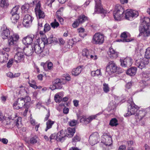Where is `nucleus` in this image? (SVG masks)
I'll list each match as a JSON object with an SVG mask.
<instances>
[{
	"instance_id": "nucleus-12",
	"label": "nucleus",
	"mask_w": 150,
	"mask_h": 150,
	"mask_svg": "<svg viewBox=\"0 0 150 150\" xmlns=\"http://www.w3.org/2000/svg\"><path fill=\"white\" fill-rule=\"evenodd\" d=\"M117 67L115 63L113 61H111L108 62L106 68V71L109 74L117 71Z\"/></svg>"
},
{
	"instance_id": "nucleus-27",
	"label": "nucleus",
	"mask_w": 150,
	"mask_h": 150,
	"mask_svg": "<svg viewBox=\"0 0 150 150\" xmlns=\"http://www.w3.org/2000/svg\"><path fill=\"white\" fill-rule=\"evenodd\" d=\"M109 56L112 59H115L118 57V53L112 47H110L108 52Z\"/></svg>"
},
{
	"instance_id": "nucleus-13",
	"label": "nucleus",
	"mask_w": 150,
	"mask_h": 150,
	"mask_svg": "<svg viewBox=\"0 0 150 150\" xmlns=\"http://www.w3.org/2000/svg\"><path fill=\"white\" fill-rule=\"evenodd\" d=\"M149 60L146 58H140L136 60L135 65L139 68L142 69L149 63Z\"/></svg>"
},
{
	"instance_id": "nucleus-1",
	"label": "nucleus",
	"mask_w": 150,
	"mask_h": 150,
	"mask_svg": "<svg viewBox=\"0 0 150 150\" xmlns=\"http://www.w3.org/2000/svg\"><path fill=\"white\" fill-rule=\"evenodd\" d=\"M47 42V41L45 36H44V38H42V40L38 44L36 43L33 45V50H34L35 52L41 57L48 54L49 51L47 50H44Z\"/></svg>"
},
{
	"instance_id": "nucleus-3",
	"label": "nucleus",
	"mask_w": 150,
	"mask_h": 150,
	"mask_svg": "<svg viewBox=\"0 0 150 150\" xmlns=\"http://www.w3.org/2000/svg\"><path fill=\"white\" fill-rule=\"evenodd\" d=\"M30 100V98L28 96H26L24 98H19L13 104V108L18 110L23 107L26 108Z\"/></svg>"
},
{
	"instance_id": "nucleus-43",
	"label": "nucleus",
	"mask_w": 150,
	"mask_h": 150,
	"mask_svg": "<svg viewBox=\"0 0 150 150\" xmlns=\"http://www.w3.org/2000/svg\"><path fill=\"white\" fill-rule=\"evenodd\" d=\"M19 8L18 6L17 5L14 7L11 11V14H18V10Z\"/></svg>"
},
{
	"instance_id": "nucleus-46",
	"label": "nucleus",
	"mask_w": 150,
	"mask_h": 150,
	"mask_svg": "<svg viewBox=\"0 0 150 150\" xmlns=\"http://www.w3.org/2000/svg\"><path fill=\"white\" fill-rule=\"evenodd\" d=\"M44 36L45 37V38H46L47 40V44L48 43H49V44L51 43L55 40V38H53L52 37H50L48 39H47L45 35H43L42 38H44Z\"/></svg>"
},
{
	"instance_id": "nucleus-41",
	"label": "nucleus",
	"mask_w": 150,
	"mask_h": 150,
	"mask_svg": "<svg viewBox=\"0 0 150 150\" xmlns=\"http://www.w3.org/2000/svg\"><path fill=\"white\" fill-rule=\"evenodd\" d=\"M19 91V93L22 95H23L26 94L27 92L25 91V88L23 86L20 87L18 89Z\"/></svg>"
},
{
	"instance_id": "nucleus-33",
	"label": "nucleus",
	"mask_w": 150,
	"mask_h": 150,
	"mask_svg": "<svg viewBox=\"0 0 150 150\" xmlns=\"http://www.w3.org/2000/svg\"><path fill=\"white\" fill-rule=\"evenodd\" d=\"M54 122V121H52L50 119L48 120L46 122V127L45 131L46 132L48 129L51 128Z\"/></svg>"
},
{
	"instance_id": "nucleus-21",
	"label": "nucleus",
	"mask_w": 150,
	"mask_h": 150,
	"mask_svg": "<svg viewBox=\"0 0 150 150\" xmlns=\"http://www.w3.org/2000/svg\"><path fill=\"white\" fill-rule=\"evenodd\" d=\"M120 61L122 66L124 67H130L132 63V59L129 57L124 59H120Z\"/></svg>"
},
{
	"instance_id": "nucleus-20",
	"label": "nucleus",
	"mask_w": 150,
	"mask_h": 150,
	"mask_svg": "<svg viewBox=\"0 0 150 150\" xmlns=\"http://www.w3.org/2000/svg\"><path fill=\"white\" fill-rule=\"evenodd\" d=\"M19 37L16 33H14L8 38V43L9 45H13L16 44L18 41Z\"/></svg>"
},
{
	"instance_id": "nucleus-61",
	"label": "nucleus",
	"mask_w": 150,
	"mask_h": 150,
	"mask_svg": "<svg viewBox=\"0 0 150 150\" xmlns=\"http://www.w3.org/2000/svg\"><path fill=\"white\" fill-rule=\"evenodd\" d=\"M50 111L49 110H48V113L47 114V115H46L44 119V121H46L48 120V119L50 116Z\"/></svg>"
},
{
	"instance_id": "nucleus-37",
	"label": "nucleus",
	"mask_w": 150,
	"mask_h": 150,
	"mask_svg": "<svg viewBox=\"0 0 150 150\" xmlns=\"http://www.w3.org/2000/svg\"><path fill=\"white\" fill-rule=\"evenodd\" d=\"M29 5L28 4H25L22 6L21 9L23 13H27L28 12Z\"/></svg>"
},
{
	"instance_id": "nucleus-57",
	"label": "nucleus",
	"mask_w": 150,
	"mask_h": 150,
	"mask_svg": "<svg viewBox=\"0 0 150 150\" xmlns=\"http://www.w3.org/2000/svg\"><path fill=\"white\" fill-rule=\"evenodd\" d=\"M13 62V59H9L7 63V67L8 68H10L12 65Z\"/></svg>"
},
{
	"instance_id": "nucleus-62",
	"label": "nucleus",
	"mask_w": 150,
	"mask_h": 150,
	"mask_svg": "<svg viewBox=\"0 0 150 150\" xmlns=\"http://www.w3.org/2000/svg\"><path fill=\"white\" fill-rule=\"evenodd\" d=\"M80 137L78 136H76L73 139V141L75 142L80 141Z\"/></svg>"
},
{
	"instance_id": "nucleus-18",
	"label": "nucleus",
	"mask_w": 150,
	"mask_h": 150,
	"mask_svg": "<svg viewBox=\"0 0 150 150\" xmlns=\"http://www.w3.org/2000/svg\"><path fill=\"white\" fill-rule=\"evenodd\" d=\"M130 35L128 33L126 32H125L122 33L121 35L120 39H118L117 40V42H129L132 40V39L130 38Z\"/></svg>"
},
{
	"instance_id": "nucleus-63",
	"label": "nucleus",
	"mask_w": 150,
	"mask_h": 150,
	"mask_svg": "<svg viewBox=\"0 0 150 150\" xmlns=\"http://www.w3.org/2000/svg\"><path fill=\"white\" fill-rule=\"evenodd\" d=\"M109 107H111V109H114L115 107V105L112 102H111L109 105Z\"/></svg>"
},
{
	"instance_id": "nucleus-22",
	"label": "nucleus",
	"mask_w": 150,
	"mask_h": 150,
	"mask_svg": "<svg viewBox=\"0 0 150 150\" xmlns=\"http://www.w3.org/2000/svg\"><path fill=\"white\" fill-rule=\"evenodd\" d=\"M33 18L29 15L25 16L23 23V25L26 27H28L32 22Z\"/></svg>"
},
{
	"instance_id": "nucleus-38",
	"label": "nucleus",
	"mask_w": 150,
	"mask_h": 150,
	"mask_svg": "<svg viewBox=\"0 0 150 150\" xmlns=\"http://www.w3.org/2000/svg\"><path fill=\"white\" fill-rule=\"evenodd\" d=\"M22 118L21 117H18L16 120H15V125L18 128L21 127L22 126V123L21 122Z\"/></svg>"
},
{
	"instance_id": "nucleus-32",
	"label": "nucleus",
	"mask_w": 150,
	"mask_h": 150,
	"mask_svg": "<svg viewBox=\"0 0 150 150\" xmlns=\"http://www.w3.org/2000/svg\"><path fill=\"white\" fill-rule=\"evenodd\" d=\"M137 70V69L136 67H132L127 70L126 73L130 76H133L135 74Z\"/></svg>"
},
{
	"instance_id": "nucleus-15",
	"label": "nucleus",
	"mask_w": 150,
	"mask_h": 150,
	"mask_svg": "<svg viewBox=\"0 0 150 150\" xmlns=\"http://www.w3.org/2000/svg\"><path fill=\"white\" fill-rule=\"evenodd\" d=\"M100 140L99 135L97 132H94L92 133L89 138V142L92 146L97 144Z\"/></svg>"
},
{
	"instance_id": "nucleus-40",
	"label": "nucleus",
	"mask_w": 150,
	"mask_h": 150,
	"mask_svg": "<svg viewBox=\"0 0 150 150\" xmlns=\"http://www.w3.org/2000/svg\"><path fill=\"white\" fill-rule=\"evenodd\" d=\"M103 89L105 93H107L110 91V88L108 84L104 83L103 84Z\"/></svg>"
},
{
	"instance_id": "nucleus-56",
	"label": "nucleus",
	"mask_w": 150,
	"mask_h": 150,
	"mask_svg": "<svg viewBox=\"0 0 150 150\" xmlns=\"http://www.w3.org/2000/svg\"><path fill=\"white\" fill-rule=\"evenodd\" d=\"M78 41H75L74 40V39H71L69 40L68 42V44L70 45H72L73 44H74V42H77Z\"/></svg>"
},
{
	"instance_id": "nucleus-25",
	"label": "nucleus",
	"mask_w": 150,
	"mask_h": 150,
	"mask_svg": "<svg viewBox=\"0 0 150 150\" xmlns=\"http://www.w3.org/2000/svg\"><path fill=\"white\" fill-rule=\"evenodd\" d=\"M57 141L60 142L64 141L65 139L66 136H67V134H66V131L63 130H62L59 132L57 134Z\"/></svg>"
},
{
	"instance_id": "nucleus-9",
	"label": "nucleus",
	"mask_w": 150,
	"mask_h": 150,
	"mask_svg": "<svg viewBox=\"0 0 150 150\" xmlns=\"http://www.w3.org/2000/svg\"><path fill=\"white\" fill-rule=\"evenodd\" d=\"M95 6L94 12L96 13H103L101 15L104 17L105 16V14L106 13V11L104 10L101 5V1L100 0H95Z\"/></svg>"
},
{
	"instance_id": "nucleus-28",
	"label": "nucleus",
	"mask_w": 150,
	"mask_h": 150,
	"mask_svg": "<svg viewBox=\"0 0 150 150\" xmlns=\"http://www.w3.org/2000/svg\"><path fill=\"white\" fill-rule=\"evenodd\" d=\"M8 55L7 53L2 51L0 53V63H3L6 62L8 60Z\"/></svg>"
},
{
	"instance_id": "nucleus-6",
	"label": "nucleus",
	"mask_w": 150,
	"mask_h": 150,
	"mask_svg": "<svg viewBox=\"0 0 150 150\" xmlns=\"http://www.w3.org/2000/svg\"><path fill=\"white\" fill-rule=\"evenodd\" d=\"M124 10L120 5L116 6L115 9L113 12V16L115 20L117 21L121 20L123 17Z\"/></svg>"
},
{
	"instance_id": "nucleus-26",
	"label": "nucleus",
	"mask_w": 150,
	"mask_h": 150,
	"mask_svg": "<svg viewBox=\"0 0 150 150\" xmlns=\"http://www.w3.org/2000/svg\"><path fill=\"white\" fill-rule=\"evenodd\" d=\"M34 37V35H32L25 37L22 40L23 43L25 45H30L32 42Z\"/></svg>"
},
{
	"instance_id": "nucleus-5",
	"label": "nucleus",
	"mask_w": 150,
	"mask_h": 150,
	"mask_svg": "<svg viewBox=\"0 0 150 150\" xmlns=\"http://www.w3.org/2000/svg\"><path fill=\"white\" fill-rule=\"evenodd\" d=\"M102 112H100L94 115H91L87 117L86 116L82 115L78 116V119H80L81 122L84 123L85 125H87L90 123L93 120L95 119L97 117L102 114Z\"/></svg>"
},
{
	"instance_id": "nucleus-30",
	"label": "nucleus",
	"mask_w": 150,
	"mask_h": 150,
	"mask_svg": "<svg viewBox=\"0 0 150 150\" xmlns=\"http://www.w3.org/2000/svg\"><path fill=\"white\" fill-rule=\"evenodd\" d=\"M25 54L27 56H30L33 54L34 51L33 47L30 46L28 47L25 48L24 50Z\"/></svg>"
},
{
	"instance_id": "nucleus-49",
	"label": "nucleus",
	"mask_w": 150,
	"mask_h": 150,
	"mask_svg": "<svg viewBox=\"0 0 150 150\" xmlns=\"http://www.w3.org/2000/svg\"><path fill=\"white\" fill-rule=\"evenodd\" d=\"M61 81V80L60 79H57L54 80V83H55V85H57V86L59 85V86L58 87L59 89L61 88L62 87V86L60 83Z\"/></svg>"
},
{
	"instance_id": "nucleus-29",
	"label": "nucleus",
	"mask_w": 150,
	"mask_h": 150,
	"mask_svg": "<svg viewBox=\"0 0 150 150\" xmlns=\"http://www.w3.org/2000/svg\"><path fill=\"white\" fill-rule=\"evenodd\" d=\"M83 66H79L76 68H74L72 71V74L74 76L78 75L81 72Z\"/></svg>"
},
{
	"instance_id": "nucleus-58",
	"label": "nucleus",
	"mask_w": 150,
	"mask_h": 150,
	"mask_svg": "<svg viewBox=\"0 0 150 150\" xmlns=\"http://www.w3.org/2000/svg\"><path fill=\"white\" fill-rule=\"evenodd\" d=\"M64 8L63 7L60 8L57 12L56 15H61V12L63 11Z\"/></svg>"
},
{
	"instance_id": "nucleus-16",
	"label": "nucleus",
	"mask_w": 150,
	"mask_h": 150,
	"mask_svg": "<svg viewBox=\"0 0 150 150\" xmlns=\"http://www.w3.org/2000/svg\"><path fill=\"white\" fill-rule=\"evenodd\" d=\"M93 51L91 50H89L87 49H85L83 50L82 51V55L83 56L88 59H91L94 60H96L98 58L97 55L92 54L91 52Z\"/></svg>"
},
{
	"instance_id": "nucleus-14",
	"label": "nucleus",
	"mask_w": 150,
	"mask_h": 150,
	"mask_svg": "<svg viewBox=\"0 0 150 150\" xmlns=\"http://www.w3.org/2000/svg\"><path fill=\"white\" fill-rule=\"evenodd\" d=\"M35 9L37 18H43L45 17V15L44 12L42 10L40 1L37 4Z\"/></svg>"
},
{
	"instance_id": "nucleus-11",
	"label": "nucleus",
	"mask_w": 150,
	"mask_h": 150,
	"mask_svg": "<svg viewBox=\"0 0 150 150\" xmlns=\"http://www.w3.org/2000/svg\"><path fill=\"white\" fill-rule=\"evenodd\" d=\"M125 15V17L127 19L132 21L133 18L137 17L139 14L137 11L128 9L126 10Z\"/></svg>"
},
{
	"instance_id": "nucleus-39",
	"label": "nucleus",
	"mask_w": 150,
	"mask_h": 150,
	"mask_svg": "<svg viewBox=\"0 0 150 150\" xmlns=\"http://www.w3.org/2000/svg\"><path fill=\"white\" fill-rule=\"evenodd\" d=\"M142 76L143 79L145 81H147L150 79V73L143 72Z\"/></svg>"
},
{
	"instance_id": "nucleus-47",
	"label": "nucleus",
	"mask_w": 150,
	"mask_h": 150,
	"mask_svg": "<svg viewBox=\"0 0 150 150\" xmlns=\"http://www.w3.org/2000/svg\"><path fill=\"white\" fill-rule=\"evenodd\" d=\"M145 56V58L148 59H150V47H148L146 49Z\"/></svg>"
},
{
	"instance_id": "nucleus-4",
	"label": "nucleus",
	"mask_w": 150,
	"mask_h": 150,
	"mask_svg": "<svg viewBox=\"0 0 150 150\" xmlns=\"http://www.w3.org/2000/svg\"><path fill=\"white\" fill-rule=\"evenodd\" d=\"M146 112L144 110H138L135 113V118L136 124L143 125L145 123V119L146 115Z\"/></svg>"
},
{
	"instance_id": "nucleus-42",
	"label": "nucleus",
	"mask_w": 150,
	"mask_h": 150,
	"mask_svg": "<svg viewBox=\"0 0 150 150\" xmlns=\"http://www.w3.org/2000/svg\"><path fill=\"white\" fill-rule=\"evenodd\" d=\"M38 137L35 136L30 138V142L32 144H34L37 142Z\"/></svg>"
},
{
	"instance_id": "nucleus-59",
	"label": "nucleus",
	"mask_w": 150,
	"mask_h": 150,
	"mask_svg": "<svg viewBox=\"0 0 150 150\" xmlns=\"http://www.w3.org/2000/svg\"><path fill=\"white\" fill-rule=\"evenodd\" d=\"M0 141L4 144H7L8 142V140L6 138H3L0 139Z\"/></svg>"
},
{
	"instance_id": "nucleus-64",
	"label": "nucleus",
	"mask_w": 150,
	"mask_h": 150,
	"mask_svg": "<svg viewBox=\"0 0 150 150\" xmlns=\"http://www.w3.org/2000/svg\"><path fill=\"white\" fill-rule=\"evenodd\" d=\"M7 76L11 78H13V73L10 72H9L6 74Z\"/></svg>"
},
{
	"instance_id": "nucleus-31",
	"label": "nucleus",
	"mask_w": 150,
	"mask_h": 150,
	"mask_svg": "<svg viewBox=\"0 0 150 150\" xmlns=\"http://www.w3.org/2000/svg\"><path fill=\"white\" fill-rule=\"evenodd\" d=\"M75 129L74 128L69 127L68 128L67 131H66V134L67 137H72L75 132Z\"/></svg>"
},
{
	"instance_id": "nucleus-7",
	"label": "nucleus",
	"mask_w": 150,
	"mask_h": 150,
	"mask_svg": "<svg viewBox=\"0 0 150 150\" xmlns=\"http://www.w3.org/2000/svg\"><path fill=\"white\" fill-rule=\"evenodd\" d=\"M128 102L130 104V105L128 108L127 113L124 115L125 117L129 116L132 115H135V112H137L138 111L137 106L132 101V98H131L130 103Z\"/></svg>"
},
{
	"instance_id": "nucleus-23",
	"label": "nucleus",
	"mask_w": 150,
	"mask_h": 150,
	"mask_svg": "<svg viewBox=\"0 0 150 150\" xmlns=\"http://www.w3.org/2000/svg\"><path fill=\"white\" fill-rule=\"evenodd\" d=\"M2 122L4 126L7 128H11L15 126V124L8 118H6L3 120Z\"/></svg>"
},
{
	"instance_id": "nucleus-44",
	"label": "nucleus",
	"mask_w": 150,
	"mask_h": 150,
	"mask_svg": "<svg viewBox=\"0 0 150 150\" xmlns=\"http://www.w3.org/2000/svg\"><path fill=\"white\" fill-rule=\"evenodd\" d=\"M117 121L116 118L112 119L110 121V124L112 126H116L117 125Z\"/></svg>"
},
{
	"instance_id": "nucleus-10",
	"label": "nucleus",
	"mask_w": 150,
	"mask_h": 150,
	"mask_svg": "<svg viewBox=\"0 0 150 150\" xmlns=\"http://www.w3.org/2000/svg\"><path fill=\"white\" fill-rule=\"evenodd\" d=\"M101 142L106 146H110L112 144V139L110 135L104 133L102 136Z\"/></svg>"
},
{
	"instance_id": "nucleus-35",
	"label": "nucleus",
	"mask_w": 150,
	"mask_h": 150,
	"mask_svg": "<svg viewBox=\"0 0 150 150\" xmlns=\"http://www.w3.org/2000/svg\"><path fill=\"white\" fill-rule=\"evenodd\" d=\"M100 70L97 69L96 71H92L91 72V75L92 76H101Z\"/></svg>"
},
{
	"instance_id": "nucleus-60",
	"label": "nucleus",
	"mask_w": 150,
	"mask_h": 150,
	"mask_svg": "<svg viewBox=\"0 0 150 150\" xmlns=\"http://www.w3.org/2000/svg\"><path fill=\"white\" fill-rule=\"evenodd\" d=\"M50 88L52 90H54L56 88H58L57 85H51L50 87Z\"/></svg>"
},
{
	"instance_id": "nucleus-36",
	"label": "nucleus",
	"mask_w": 150,
	"mask_h": 150,
	"mask_svg": "<svg viewBox=\"0 0 150 150\" xmlns=\"http://www.w3.org/2000/svg\"><path fill=\"white\" fill-rule=\"evenodd\" d=\"M12 17L11 19L13 23H16L19 18V16L18 14H11Z\"/></svg>"
},
{
	"instance_id": "nucleus-48",
	"label": "nucleus",
	"mask_w": 150,
	"mask_h": 150,
	"mask_svg": "<svg viewBox=\"0 0 150 150\" xmlns=\"http://www.w3.org/2000/svg\"><path fill=\"white\" fill-rule=\"evenodd\" d=\"M59 23L57 21L56 19H54L53 22L51 23V27L54 28H57L59 26Z\"/></svg>"
},
{
	"instance_id": "nucleus-19",
	"label": "nucleus",
	"mask_w": 150,
	"mask_h": 150,
	"mask_svg": "<svg viewBox=\"0 0 150 150\" xmlns=\"http://www.w3.org/2000/svg\"><path fill=\"white\" fill-rule=\"evenodd\" d=\"M10 34V32L5 24H3L1 28V36L4 39L8 38Z\"/></svg>"
},
{
	"instance_id": "nucleus-53",
	"label": "nucleus",
	"mask_w": 150,
	"mask_h": 150,
	"mask_svg": "<svg viewBox=\"0 0 150 150\" xmlns=\"http://www.w3.org/2000/svg\"><path fill=\"white\" fill-rule=\"evenodd\" d=\"M77 123V121L75 120H73L69 122V125L71 126H74L76 125Z\"/></svg>"
},
{
	"instance_id": "nucleus-52",
	"label": "nucleus",
	"mask_w": 150,
	"mask_h": 150,
	"mask_svg": "<svg viewBox=\"0 0 150 150\" xmlns=\"http://www.w3.org/2000/svg\"><path fill=\"white\" fill-rule=\"evenodd\" d=\"M50 140H51L53 139H55L57 141V134L53 133L51 134L49 137Z\"/></svg>"
},
{
	"instance_id": "nucleus-45",
	"label": "nucleus",
	"mask_w": 150,
	"mask_h": 150,
	"mask_svg": "<svg viewBox=\"0 0 150 150\" xmlns=\"http://www.w3.org/2000/svg\"><path fill=\"white\" fill-rule=\"evenodd\" d=\"M54 100L56 102H60L62 100V98L59 94H56L54 96Z\"/></svg>"
},
{
	"instance_id": "nucleus-24",
	"label": "nucleus",
	"mask_w": 150,
	"mask_h": 150,
	"mask_svg": "<svg viewBox=\"0 0 150 150\" xmlns=\"http://www.w3.org/2000/svg\"><path fill=\"white\" fill-rule=\"evenodd\" d=\"M24 58L25 56L23 53L19 52L15 55L14 60L16 63H20L24 60Z\"/></svg>"
},
{
	"instance_id": "nucleus-54",
	"label": "nucleus",
	"mask_w": 150,
	"mask_h": 150,
	"mask_svg": "<svg viewBox=\"0 0 150 150\" xmlns=\"http://www.w3.org/2000/svg\"><path fill=\"white\" fill-rule=\"evenodd\" d=\"M68 5L69 6L71 7L72 8L76 10H77L79 8V7L77 6L74 5L73 4H69Z\"/></svg>"
},
{
	"instance_id": "nucleus-51",
	"label": "nucleus",
	"mask_w": 150,
	"mask_h": 150,
	"mask_svg": "<svg viewBox=\"0 0 150 150\" xmlns=\"http://www.w3.org/2000/svg\"><path fill=\"white\" fill-rule=\"evenodd\" d=\"M54 1V0H47L46 2V4L50 7H52V4Z\"/></svg>"
},
{
	"instance_id": "nucleus-8",
	"label": "nucleus",
	"mask_w": 150,
	"mask_h": 150,
	"mask_svg": "<svg viewBox=\"0 0 150 150\" xmlns=\"http://www.w3.org/2000/svg\"><path fill=\"white\" fill-rule=\"evenodd\" d=\"M104 40L103 35L99 33H97L93 36L92 42L96 45H100L103 43Z\"/></svg>"
},
{
	"instance_id": "nucleus-34",
	"label": "nucleus",
	"mask_w": 150,
	"mask_h": 150,
	"mask_svg": "<svg viewBox=\"0 0 150 150\" xmlns=\"http://www.w3.org/2000/svg\"><path fill=\"white\" fill-rule=\"evenodd\" d=\"M8 0H0V7L1 8H6L9 6Z\"/></svg>"
},
{
	"instance_id": "nucleus-2",
	"label": "nucleus",
	"mask_w": 150,
	"mask_h": 150,
	"mask_svg": "<svg viewBox=\"0 0 150 150\" xmlns=\"http://www.w3.org/2000/svg\"><path fill=\"white\" fill-rule=\"evenodd\" d=\"M142 25L139 28L140 33L139 36L144 38L150 35V19L147 17H144L142 23Z\"/></svg>"
},
{
	"instance_id": "nucleus-55",
	"label": "nucleus",
	"mask_w": 150,
	"mask_h": 150,
	"mask_svg": "<svg viewBox=\"0 0 150 150\" xmlns=\"http://www.w3.org/2000/svg\"><path fill=\"white\" fill-rule=\"evenodd\" d=\"M57 20L61 24H62L63 23L64 19L59 15H57Z\"/></svg>"
},
{
	"instance_id": "nucleus-17",
	"label": "nucleus",
	"mask_w": 150,
	"mask_h": 150,
	"mask_svg": "<svg viewBox=\"0 0 150 150\" xmlns=\"http://www.w3.org/2000/svg\"><path fill=\"white\" fill-rule=\"evenodd\" d=\"M87 20V17L84 15H81L72 24V26L74 28H76L80 24L83 23Z\"/></svg>"
},
{
	"instance_id": "nucleus-50",
	"label": "nucleus",
	"mask_w": 150,
	"mask_h": 150,
	"mask_svg": "<svg viewBox=\"0 0 150 150\" xmlns=\"http://www.w3.org/2000/svg\"><path fill=\"white\" fill-rule=\"evenodd\" d=\"M50 25L47 23H46L44 25V31L45 32L49 31L50 29Z\"/></svg>"
}]
</instances>
